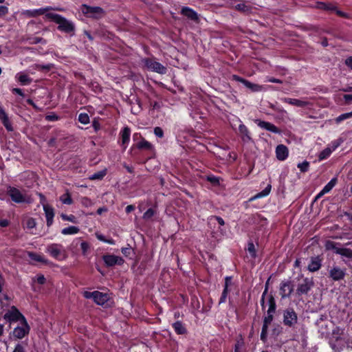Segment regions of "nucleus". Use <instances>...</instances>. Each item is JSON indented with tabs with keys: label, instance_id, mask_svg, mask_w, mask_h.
<instances>
[{
	"label": "nucleus",
	"instance_id": "f257e3e1",
	"mask_svg": "<svg viewBox=\"0 0 352 352\" xmlns=\"http://www.w3.org/2000/svg\"><path fill=\"white\" fill-rule=\"evenodd\" d=\"M7 194L12 201L16 204H31L33 201L31 195H28L25 190H21L17 188L10 186L8 188Z\"/></svg>",
	"mask_w": 352,
	"mask_h": 352
},
{
	"label": "nucleus",
	"instance_id": "f03ea898",
	"mask_svg": "<svg viewBox=\"0 0 352 352\" xmlns=\"http://www.w3.org/2000/svg\"><path fill=\"white\" fill-rule=\"evenodd\" d=\"M46 17L57 23L58 25V29L61 32L72 33L75 30V26L71 21L58 14L47 13Z\"/></svg>",
	"mask_w": 352,
	"mask_h": 352
},
{
	"label": "nucleus",
	"instance_id": "7ed1b4c3",
	"mask_svg": "<svg viewBox=\"0 0 352 352\" xmlns=\"http://www.w3.org/2000/svg\"><path fill=\"white\" fill-rule=\"evenodd\" d=\"M230 123L232 128L234 130L236 129V125L239 124L238 133L244 142H248L251 140V137L248 129L245 125L243 124L239 118L234 117L232 119L230 120Z\"/></svg>",
	"mask_w": 352,
	"mask_h": 352
},
{
	"label": "nucleus",
	"instance_id": "20e7f679",
	"mask_svg": "<svg viewBox=\"0 0 352 352\" xmlns=\"http://www.w3.org/2000/svg\"><path fill=\"white\" fill-rule=\"evenodd\" d=\"M47 252L53 258L63 261L67 258V253L63 245L58 243H52L47 247Z\"/></svg>",
	"mask_w": 352,
	"mask_h": 352
},
{
	"label": "nucleus",
	"instance_id": "39448f33",
	"mask_svg": "<svg viewBox=\"0 0 352 352\" xmlns=\"http://www.w3.org/2000/svg\"><path fill=\"white\" fill-rule=\"evenodd\" d=\"M142 63L145 68L152 72H155L160 74H164L166 73V68L159 62H157L154 58H143L142 60Z\"/></svg>",
	"mask_w": 352,
	"mask_h": 352
},
{
	"label": "nucleus",
	"instance_id": "423d86ee",
	"mask_svg": "<svg viewBox=\"0 0 352 352\" xmlns=\"http://www.w3.org/2000/svg\"><path fill=\"white\" fill-rule=\"evenodd\" d=\"M83 296L87 299L93 298L94 301L99 305H104L109 300V296L107 294L102 293L98 291H86L83 293Z\"/></svg>",
	"mask_w": 352,
	"mask_h": 352
},
{
	"label": "nucleus",
	"instance_id": "0eeeda50",
	"mask_svg": "<svg viewBox=\"0 0 352 352\" xmlns=\"http://www.w3.org/2000/svg\"><path fill=\"white\" fill-rule=\"evenodd\" d=\"M327 250H332L337 254L347 258H352V250L346 248H340L333 241H327L325 245Z\"/></svg>",
	"mask_w": 352,
	"mask_h": 352
},
{
	"label": "nucleus",
	"instance_id": "6e6552de",
	"mask_svg": "<svg viewBox=\"0 0 352 352\" xmlns=\"http://www.w3.org/2000/svg\"><path fill=\"white\" fill-rule=\"evenodd\" d=\"M81 11L87 16L94 19H100L104 15V12L103 9H102L100 7H91L87 6L86 5H82L81 8Z\"/></svg>",
	"mask_w": 352,
	"mask_h": 352
},
{
	"label": "nucleus",
	"instance_id": "1a4fd4ad",
	"mask_svg": "<svg viewBox=\"0 0 352 352\" xmlns=\"http://www.w3.org/2000/svg\"><path fill=\"white\" fill-rule=\"evenodd\" d=\"M21 326L15 327L12 331V336L16 339H22L30 331V327L25 318H23V322H21Z\"/></svg>",
	"mask_w": 352,
	"mask_h": 352
},
{
	"label": "nucleus",
	"instance_id": "9d476101",
	"mask_svg": "<svg viewBox=\"0 0 352 352\" xmlns=\"http://www.w3.org/2000/svg\"><path fill=\"white\" fill-rule=\"evenodd\" d=\"M342 142V141L340 139L331 142L327 147H326L318 155L319 160L321 161L329 157L331 153L334 151L341 144Z\"/></svg>",
	"mask_w": 352,
	"mask_h": 352
},
{
	"label": "nucleus",
	"instance_id": "9b49d317",
	"mask_svg": "<svg viewBox=\"0 0 352 352\" xmlns=\"http://www.w3.org/2000/svg\"><path fill=\"white\" fill-rule=\"evenodd\" d=\"M298 317L293 309H287L283 312V323L288 327H293L297 323Z\"/></svg>",
	"mask_w": 352,
	"mask_h": 352
},
{
	"label": "nucleus",
	"instance_id": "f8f14e48",
	"mask_svg": "<svg viewBox=\"0 0 352 352\" xmlns=\"http://www.w3.org/2000/svg\"><path fill=\"white\" fill-rule=\"evenodd\" d=\"M294 291V285L291 280H283L280 284V294L283 298L289 297Z\"/></svg>",
	"mask_w": 352,
	"mask_h": 352
},
{
	"label": "nucleus",
	"instance_id": "ddd939ff",
	"mask_svg": "<svg viewBox=\"0 0 352 352\" xmlns=\"http://www.w3.org/2000/svg\"><path fill=\"white\" fill-rule=\"evenodd\" d=\"M23 318H24V316L14 307H12L11 308V309L9 310L4 316V318L10 322H13V321L23 322Z\"/></svg>",
	"mask_w": 352,
	"mask_h": 352
},
{
	"label": "nucleus",
	"instance_id": "4468645a",
	"mask_svg": "<svg viewBox=\"0 0 352 352\" xmlns=\"http://www.w3.org/2000/svg\"><path fill=\"white\" fill-rule=\"evenodd\" d=\"M314 283L311 280L306 278L300 283L296 289L298 295L306 294L313 287Z\"/></svg>",
	"mask_w": 352,
	"mask_h": 352
},
{
	"label": "nucleus",
	"instance_id": "2eb2a0df",
	"mask_svg": "<svg viewBox=\"0 0 352 352\" xmlns=\"http://www.w3.org/2000/svg\"><path fill=\"white\" fill-rule=\"evenodd\" d=\"M329 277L335 281L340 280L345 276V270L341 269L338 266H334L329 270Z\"/></svg>",
	"mask_w": 352,
	"mask_h": 352
},
{
	"label": "nucleus",
	"instance_id": "dca6fc26",
	"mask_svg": "<svg viewBox=\"0 0 352 352\" xmlns=\"http://www.w3.org/2000/svg\"><path fill=\"white\" fill-rule=\"evenodd\" d=\"M103 261L107 266L111 267L115 265H122L124 260L118 256L107 254L103 256Z\"/></svg>",
	"mask_w": 352,
	"mask_h": 352
},
{
	"label": "nucleus",
	"instance_id": "f3484780",
	"mask_svg": "<svg viewBox=\"0 0 352 352\" xmlns=\"http://www.w3.org/2000/svg\"><path fill=\"white\" fill-rule=\"evenodd\" d=\"M62 10V9H60V8H52V7H45V8H39V9H34V10H27L25 12V14L30 16V17H36L37 16H39V15H43V14H47V12L49 11V10Z\"/></svg>",
	"mask_w": 352,
	"mask_h": 352
},
{
	"label": "nucleus",
	"instance_id": "a211bd4d",
	"mask_svg": "<svg viewBox=\"0 0 352 352\" xmlns=\"http://www.w3.org/2000/svg\"><path fill=\"white\" fill-rule=\"evenodd\" d=\"M255 122L257 125L263 129H265L268 131L272 132L274 133H280V131L276 127L274 124L271 122L262 121L261 120H256Z\"/></svg>",
	"mask_w": 352,
	"mask_h": 352
},
{
	"label": "nucleus",
	"instance_id": "6ab92c4d",
	"mask_svg": "<svg viewBox=\"0 0 352 352\" xmlns=\"http://www.w3.org/2000/svg\"><path fill=\"white\" fill-rule=\"evenodd\" d=\"M284 102L288 103L291 105H294L298 107H306L310 104V102L307 100H300L296 98H284L282 99Z\"/></svg>",
	"mask_w": 352,
	"mask_h": 352
},
{
	"label": "nucleus",
	"instance_id": "aec40b11",
	"mask_svg": "<svg viewBox=\"0 0 352 352\" xmlns=\"http://www.w3.org/2000/svg\"><path fill=\"white\" fill-rule=\"evenodd\" d=\"M43 210L45 214V217L47 220V226L48 227L51 226L53 223V219L54 217V212L52 207L47 204H43Z\"/></svg>",
	"mask_w": 352,
	"mask_h": 352
},
{
	"label": "nucleus",
	"instance_id": "412c9836",
	"mask_svg": "<svg viewBox=\"0 0 352 352\" xmlns=\"http://www.w3.org/2000/svg\"><path fill=\"white\" fill-rule=\"evenodd\" d=\"M321 259L318 256L312 257L308 265L307 269L309 272H317L321 267Z\"/></svg>",
	"mask_w": 352,
	"mask_h": 352
},
{
	"label": "nucleus",
	"instance_id": "4be33fe9",
	"mask_svg": "<svg viewBox=\"0 0 352 352\" xmlns=\"http://www.w3.org/2000/svg\"><path fill=\"white\" fill-rule=\"evenodd\" d=\"M181 13L183 15H184L185 16H186L188 19H189L193 21H195V22L199 21V16H198L197 13L190 8H188V7L183 8L182 9Z\"/></svg>",
	"mask_w": 352,
	"mask_h": 352
},
{
	"label": "nucleus",
	"instance_id": "5701e85b",
	"mask_svg": "<svg viewBox=\"0 0 352 352\" xmlns=\"http://www.w3.org/2000/svg\"><path fill=\"white\" fill-rule=\"evenodd\" d=\"M276 154L279 160H285L288 156V149L285 145H278L276 148Z\"/></svg>",
	"mask_w": 352,
	"mask_h": 352
},
{
	"label": "nucleus",
	"instance_id": "b1692460",
	"mask_svg": "<svg viewBox=\"0 0 352 352\" xmlns=\"http://www.w3.org/2000/svg\"><path fill=\"white\" fill-rule=\"evenodd\" d=\"M120 134L122 138V144L124 146V148L125 149L130 140L131 130L128 126H126L120 132Z\"/></svg>",
	"mask_w": 352,
	"mask_h": 352
},
{
	"label": "nucleus",
	"instance_id": "393cba45",
	"mask_svg": "<svg viewBox=\"0 0 352 352\" xmlns=\"http://www.w3.org/2000/svg\"><path fill=\"white\" fill-rule=\"evenodd\" d=\"M244 85L253 92H259L265 89L263 85L252 83L247 80L244 82Z\"/></svg>",
	"mask_w": 352,
	"mask_h": 352
},
{
	"label": "nucleus",
	"instance_id": "a878e982",
	"mask_svg": "<svg viewBox=\"0 0 352 352\" xmlns=\"http://www.w3.org/2000/svg\"><path fill=\"white\" fill-rule=\"evenodd\" d=\"M271 188H272V186L270 184H268L263 190H262L261 192L257 193L256 195H255L254 197H251L250 199V201H254L256 199H259V198H262V197H266L267 196L270 191H271Z\"/></svg>",
	"mask_w": 352,
	"mask_h": 352
},
{
	"label": "nucleus",
	"instance_id": "bb28decb",
	"mask_svg": "<svg viewBox=\"0 0 352 352\" xmlns=\"http://www.w3.org/2000/svg\"><path fill=\"white\" fill-rule=\"evenodd\" d=\"M80 229L76 226H69L67 228H65L61 230V233L63 235H72L78 233Z\"/></svg>",
	"mask_w": 352,
	"mask_h": 352
},
{
	"label": "nucleus",
	"instance_id": "cd10ccee",
	"mask_svg": "<svg viewBox=\"0 0 352 352\" xmlns=\"http://www.w3.org/2000/svg\"><path fill=\"white\" fill-rule=\"evenodd\" d=\"M175 331L179 335L186 333V329L180 321H177L173 324Z\"/></svg>",
	"mask_w": 352,
	"mask_h": 352
},
{
	"label": "nucleus",
	"instance_id": "c85d7f7f",
	"mask_svg": "<svg viewBox=\"0 0 352 352\" xmlns=\"http://www.w3.org/2000/svg\"><path fill=\"white\" fill-rule=\"evenodd\" d=\"M336 343H334L333 342V338H331V342H330V344H331V347L335 350V351H339L340 350L344 345V342L342 339L341 338H337L336 339Z\"/></svg>",
	"mask_w": 352,
	"mask_h": 352
},
{
	"label": "nucleus",
	"instance_id": "c756f323",
	"mask_svg": "<svg viewBox=\"0 0 352 352\" xmlns=\"http://www.w3.org/2000/svg\"><path fill=\"white\" fill-rule=\"evenodd\" d=\"M16 78L22 85H28L32 81L31 79L29 78V76L23 73H18L16 75Z\"/></svg>",
	"mask_w": 352,
	"mask_h": 352
},
{
	"label": "nucleus",
	"instance_id": "7c9ffc66",
	"mask_svg": "<svg viewBox=\"0 0 352 352\" xmlns=\"http://www.w3.org/2000/svg\"><path fill=\"white\" fill-rule=\"evenodd\" d=\"M337 182L336 178H333L330 180L329 182H328L322 188V194H326L328 193L329 191L331 190V189L335 186Z\"/></svg>",
	"mask_w": 352,
	"mask_h": 352
},
{
	"label": "nucleus",
	"instance_id": "2f4dec72",
	"mask_svg": "<svg viewBox=\"0 0 352 352\" xmlns=\"http://www.w3.org/2000/svg\"><path fill=\"white\" fill-rule=\"evenodd\" d=\"M25 228L30 230L32 234H34L32 229H34L36 225L35 219L32 217L27 218L25 221Z\"/></svg>",
	"mask_w": 352,
	"mask_h": 352
},
{
	"label": "nucleus",
	"instance_id": "473e14b6",
	"mask_svg": "<svg viewBox=\"0 0 352 352\" xmlns=\"http://www.w3.org/2000/svg\"><path fill=\"white\" fill-rule=\"evenodd\" d=\"M28 256L30 258L32 261H35L37 262H41V263H46V260L44 258V256L41 254L33 253V252H28Z\"/></svg>",
	"mask_w": 352,
	"mask_h": 352
},
{
	"label": "nucleus",
	"instance_id": "72a5a7b5",
	"mask_svg": "<svg viewBox=\"0 0 352 352\" xmlns=\"http://www.w3.org/2000/svg\"><path fill=\"white\" fill-rule=\"evenodd\" d=\"M267 304L269 306L267 312L274 313L275 310H276V302H275V300L272 296H270L268 297Z\"/></svg>",
	"mask_w": 352,
	"mask_h": 352
},
{
	"label": "nucleus",
	"instance_id": "f704fd0d",
	"mask_svg": "<svg viewBox=\"0 0 352 352\" xmlns=\"http://www.w3.org/2000/svg\"><path fill=\"white\" fill-rule=\"evenodd\" d=\"M137 147L140 149L151 150L153 146L150 142L143 139L137 144Z\"/></svg>",
	"mask_w": 352,
	"mask_h": 352
},
{
	"label": "nucleus",
	"instance_id": "c9c22d12",
	"mask_svg": "<svg viewBox=\"0 0 352 352\" xmlns=\"http://www.w3.org/2000/svg\"><path fill=\"white\" fill-rule=\"evenodd\" d=\"M107 174V170H100L98 173H96L93 175H91L89 177L90 179L91 180H95V179H102Z\"/></svg>",
	"mask_w": 352,
	"mask_h": 352
},
{
	"label": "nucleus",
	"instance_id": "e433bc0d",
	"mask_svg": "<svg viewBox=\"0 0 352 352\" xmlns=\"http://www.w3.org/2000/svg\"><path fill=\"white\" fill-rule=\"evenodd\" d=\"M317 8L324 10H336V8L331 4H326L322 2L317 3Z\"/></svg>",
	"mask_w": 352,
	"mask_h": 352
},
{
	"label": "nucleus",
	"instance_id": "4c0bfd02",
	"mask_svg": "<svg viewBox=\"0 0 352 352\" xmlns=\"http://www.w3.org/2000/svg\"><path fill=\"white\" fill-rule=\"evenodd\" d=\"M60 201L64 204H68L70 205L72 204V199L71 198L70 194L69 192H66L64 195H63L60 197Z\"/></svg>",
	"mask_w": 352,
	"mask_h": 352
},
{
	"label": "nucleus",
	"instance_id": "58836bf2",
	"mask_svg": "<svg viewBox=\"0 0 352 352\" xmlns=\"http://www.w3.org/2000/svg\"><path fill=\"white\" fill-rule=\"evenodd\" d=\"M60 217H61L62 219L64 221H70L74 223H78L77 218L73 214L67 215V214H62L60 215Z\"/></svg>",
	"mask_w": 352,
	"mask_h": 352
},
{
	"label": "nucleus",
	"instance_id": "ea45409f",
	"mask_svg": "<svg viewBox=\"0 0 352 352\" xmlns=\"http://www.w3.org/2000/svg\"><path fill=\"white\" fill-rule=\"evenodd\" d=\"M248 251L252 258H255L256 256L255 246L252 242L248 243Z\"/></svg>",
	"mask_w": 352,
	"mask_h": 352
},
{
	"label": "nucleus",
	"instance_id": "a19ab883",
	"mask_svg": "<svg viewBox=\"0 0 352 352\" xmlns=\"http://www.w3.org/2000/svg\"><path fill=\"white\" fill-rule=\"evenodd\" d=\"M78 121L83 124H88L89 122V117L87 113H80L78 116Z\"/></svg>",
	"mask_w": 352,
	"mask_h": 352
},
{
	"label": "nucleus",
	"instance_id": "79ce46f5",
	"mask_svg": "<svg viewBox=\"0 0 352 352\" xmlns=\"http://www.w3.org/2000/svg\"><path fill=\"white\" fill-rule=\"evenodd\" d=\"M3 126H5V128L8 131H13V127L12 126V124L10 122V121L9 120V118L8 117H6L4 119H3L1 120Z\"/></svg>",
	"mask_w": 352,
	"mask_h": 352
},
{
	"label": "nucleus",
	"instance_id": "37998d69",
	"mask_svg": "<svg viewBox=\"0 0 352 352\" xmlns=\"http://www.w3.org/2000/svg\"><path fill=\"white\" fill-rule=\"evenodd\" d=\"M351 117H352V111L340 115L338 117L336 118V122L339 123V122H340L346 119H348Z\"/></svg>",
	"mask_w": 352,
	"mask_h": 352
},
{
	"label": "nucleus",
	"instance_id": "c03bdc74",
	"mask_svg": "<svg viewBox=\"0 0 352 352\" xmlns=\"http://www.w3.org/2000/svg\"><path fill=\"white\" fill-rule=\"evenodd\" d=\"M235 8L239 11H242L243 12H247L250 10L249 7L245 5L244 3H240L235 6Z\"/></svg>",
	"mask_w": 352,
	"mask_h": 352
},
{
	"label": "nucleus",
	"instance_id": "a18cd8bd",
	"mask_svg": "<svg viewBox=\"0 0 352 352\" xmlns=\"http://www.w3.org/2000/svg\"><path fill=\"white\" fill-rule=\"evenodd\" d=\"M309 164L308 162L305 161L302 163H299L298 164V168L300 170L301 172H306L308 170Z\"/></svg>",
	"mask_w": 352,
	"mask_h": 352
},
{
	"label": "nucleus",
	"instance_id": "49530a36",
	"mask_svg": "<svg viewBox=\"0 0 352 352\" xmlns=\"http://www.w3.org/2000/svg\"><path fill=\"white\" fill-rule=\"evenodd\" d=\"M273 314L274 313L267 312V316L264 318L263 324L269 326L273 320Z\"/></svg>",
	"mask_w": 352,
	"mask_h": 352
},
{
	"label": "nucleus",
	"instance_id": "de8ad7c7",
	"mask_svg": "<svg viewBox=\"0 0 352 352\" xmlns=\"http://www.w3.org/2000/svg\"><path fill=\"white\" fill-rule=\"evenodd\" d=\"M267 329L268 326L265 324H263L262 331L261 333V339L263 341H265L267 334Z\"/></svg>",
	"mask_w": 352,
	"mask_h": 352
},
{
	"label": "nucleus",
	"instance_id": "09e8293b",
	"mask_svg": "<svg viewBox=\"0 0 352 352\" xmlns=\"http://www.w3.org/2000/svg\"><path fill=\"white\" fill-rule=\"evenodd\" d=\"M243 347V342L238 340L235 344L234 352H242Z\"/></svg>",
	"mask_w": 352,
	"mask_h": 352
},
{
	"label": "nucleus",
	"instance_id": "8fccbe9b",
	"mask_svg": "<svg viewBox=\"0 0 352 352\" xmlns=\"http://www.w3.org/2000/svg\"><path fill=\"white\" fill-rule=\"evenodd\" d=\"M154 215V210L151 208L148 209L143 214L144 219H149Z\"/></svg>",
	"mask_w": 352,
	"mask_h": 352
},
{
	"label": "nucleus",
	"instance_id": "3c124183",
	"mask_svg": "<svg viewBox=\"0 0 352 352\" xmlns=\"http://www.w3.org/2000/svg\"><path fill=\"white\" fill-rule=\"evenodd\" d=\"M228 294V289H226V288H224L223 291L222 292L221 296L220 298V300H219V304L223 303L226 302Z\"/></svg>",
	"mask_w": 352,
	"mask_h": 352
},
{
	"label": "nucleus",
	"instance_id": "603ef678",
	"mask_svg": "<svg viewBox=\"0 0 352 352\" xmlns=\"http://www.w3.org/2000/svg\"><path fill=\"white\" fill-rule=\"evenodd\" d=\"M80 248H81V250H82V254L84 255H85L87 254V250H89V243L85 242V241H83L80 243Z\"/></svg>",
	"mask_w": 352,
	"mask_h": 352
},
{
	"label": "nucleus",
	"instance_id": "864d4df0",
	"mask_svg": "<svg viewBox=\"0 0 352 352\" xmlns=\"http://www.w3.org/2000/svg\"><path fill=\"white\" fill-rule=\"evenodd\" d=\"M30 40V43H31V44H37L39 43H45V41H43V39L40 37H33V38H31Z\"/></svg>",
	"mask_w": 352,
	"mask_h": 352
},
{
	"label": "nucleus",
	"instance_id": "5fc2aeb1",
	"mask_svg": "<svg viewBox=\"0 0 352 352\" xmlns=\"http://www.w3.org/2000/svg\"><path fill=\"white\" fill-rule=\"evenodd\" d=\"M154 133L158 138H162L164 136V131L159 126H157L154 129Z\"/></svg>",
	"mask_w": 352,
	"mask_h": 352
},
{
	"label": "nucleus",
	"instance_id": "6e6d98bb",
	"mask_svg": "<svg viewBox=\"0 0 352 352\" xmlns=\"http://www.w3.org/2000/svg\"><path fill=\"white\" fill-rule=\"evenodd\" d=\"M12 352H25V350L21 344H17Z\"/></svg>",
	"mask_w": 352,
	"mask_h": 352
},
{
	"label": "nucleus",
	"instance_id": "4d7b16f0",
	"mask_svg": "<svg viewBox=\"0 0 352 352\" xmlns=\"http://www.w3.org/2000/svg\"><path fill=\"white\" fill-rule=\"evenodd\" d=\"M208 180L213 184H218L219 182V178L214 176L208 177Z\"/></svg>",
	"mask_w": 352,
	"mask_h": 352
},
{
	"label": "nucleus",
	"instance_id": "13d9d810",
	"mask_svg": "<svg viewBox=\"0 0 352 352\" xmlns=\"http://www.w3.org/2000/svg\"><path fill=\"white\" fill-rule=\"evenodd\" d=\"M121 251H122V253L124 256H128L131 254V248H122Z\"/></svg>",
	"mask_w": 352,
	"mask_h": 352
},
{
	"label": "nucleus",
	"instance_id": "bf43d9fd",
	"mask_svg": "<svg viewBox=\"0 0 352 352\" xmlns=\"http://www.w3.org/2000/svg\"><path fill=\"white\" fill-rule=\"evenodd\" d=\"M8 9L4 6H0V16H4L8 13Z\"/></svg>",
	"mask_w": 352,
	"mask_h": 352
},
{
	"label": "nucleus",
	"instance_id": "052dcab7",
	"mask_svg": "<svg viewBox=\"0 0 352 352\" xmlns=\"http://www.w3.org/2000/svg\"><path fill=\"white\" fill-rule=\"evenodd\" d=\"M45 119L48 121H56L58 119V118L56 115L53 114V115H47L45 117Z\"/></svg>",
	"mask_w": 352,
	"mask_h": 352
},
{
	"label": "nucleus",
	"instance_id": "680f3d73",
	"mask_svg": "<svg viewBox=\"0 0 352 352\" xmlns=\"http://www.w3.org/2000/svg\"><path fill=\"white\" fill-rule=\"evenodd\" d=\"M36 281L39 284L43 285L45 282V278L44 277L43 275H38V276H36Z\"/></svg>",
	"mask_w": 352,
	"mask_h": 352
},
{
	"label": "nucleus",
	"instance_id": "e2e57ef3",
	"mask_svg": "<svg viewBox=\"0 0 352 352\" xmlns=\"http://www.w3.org/2000/svg\"><path fill=\"white\" fill-rule=\"evenodd\" d=\"M267 292V287H266L265 291L263 292V293L262 294V297L261 299V304L263 309L265 308V296L266 295Z\"/></svg>",
	"mask_w": 352,
	"mask_h": 352
},
{
	"label": "nucleus",
	"instance_id": "0e129e2a",
	"mask_svg": "<svg viewBox=\"0 0 352 352\" xmlns=\"http://www.w3.org/2000/svg\"><path fill=\"white\" fill-rule=\"evenodd\" d=\"M345 64L348 67L352 69V56H349L345 60Z\"/></svg>",
	"mask_w": 352,
	"mask_h": 352
},
{
	"label": "nucleus",
	"instance_id": "69168bd1",
	"mask_svg": "<svg viewBox=\"0 0 352 352\" xmlns=\"http://www.w3.org/2000/svg\"><path fill=\"white\" fill-rule=\"evenodd\" d=\"M8 115L6 113L5 111L2 108V107L0 105V120H2L6 117H7Z\"/></svg>",
	"mask_w": 352,
	"mask_h": 352
},
{
	"label": "nucleus",
	"instance_id": "338daca9",
	"mask_svg": "<svg viewBox=\"0 0 352 352\" xmlns=\"http://www.w3.org/2000/svg\"><path fill=\"white\" fill-rule=\"evenodd\" d=\"M51 66L52 65L49 64V65H37L36 66V68L38 69H45V70H49L50 68H51Z\"/></svg>",
	"mask_w": 352,
	"mask_h": 352
},
{
	"label": "nucleus",
	"instance_id": "774afa93",
	"mask_svg": "<svg viewBox=\"0 0 352 352\" xmlns=\"http://www.w3.org/2000/svg\"><path fill=\"white\" fill-rule=\"evenodd\" d=\"M344 98L347 104H349L352 102V95L351 94L344 95Z\"/></svg>",
	"mask_w": 352,
	"mask_h": 352
}]
</instances>
